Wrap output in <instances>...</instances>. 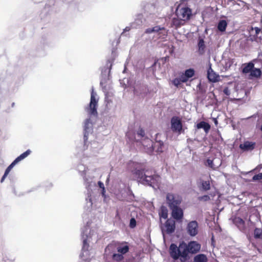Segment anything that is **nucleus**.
Here are the masks:
<instances>
[{
  "label": "nucleus",
  "instance_id": "9b49d317",
  "mask_svg": "<svg viewBox=\"0 0 262 262\" xmlns=\"http://www.w3.org/2000/svg\"><path fill=\"white\" fill-rule=\"evenodd\" d=\"M170 209L171 210V215L174 219L179 221L183 219V211L179 206H175Z\"/></svg>",
  "mask_w": 262,
  "mask_h": 262
},
{
  "label": "nucleus",
  "instance_id": "f3484780",
  "mask_svg": "<svg viewBox=\"0 0 262 262\" xmlns=\"http://www.w3.org/2000/svg\"><path fill=\"white\" fill-rule=\"evenodd\" d=\"M186 21H184V19L177 16V17H173L172 19L171 27H173L175 29H178L182 26L184 25Z\"/></svg>",
  "mask_w": 262,
  "mask_h": 262
},
{
  "label": "nucleus",
  "instance_id": "c9c22d12",
  "mask_svg": "<svg viewBox=\"0 0 262 262\" xmlns=\"http://www.w3.org/2000/svg\"><path fill=\"white\" fill-rule=\"evenodd\" d=\"M168 59H169V57L168 56H166V57H163V58H162L160 59V61H162V63H164L165 62H166L167 60H168Z\"/></svg>",
  "mask_w": 262,
  "mask_h": 262
},
{
  "label": "nucleus",
  "instance_id": "f8f14e48",
  "mask_svg": "<svg viewBox=\"0 0 262 262\" xmlns=\"http://www.w3.org/2000/svg\"><path fill=\"white\" fill-rule=\"evenodd\" d=\"M207 78L208 80L212 82H216L220 81V76L216 74L211 68V66L210 64L209 67L207 71Z\"/></svg>",
  "mask_w": 262,
  "mask_h": 262
},
{
  "label": "nucleus",
  "instance_id": "f257e3e1",
  "mask_svg": "<svg viewBox=\"0 0 262 262\" xmlns=\"http://www.w3.org/2000/svg\"><path fill=\"white\" fill-rule=\"evenodd\" d=\"M201 245L195 241H191L187 244L182 242L178 247L175 244H171L169 247V254L174 259H180L182 262H185L189 258V253L194 254L200 251Z\"/></svg>",
  "mask_w": 262,
  "mask_h": 262
},
{
  "label": "nucleus",
  "instance_id": "0eeeda50",
  "mask_svg": "<svg viewBox=\"0 0 262 262\" xmlns=\"http://www.w3.org/2000/svg\"><path fill=\"white\" fill-rule=\"evenodd\" d=\"M166 200L170 209L175 206H179L182 201L181 196L175 195L172 193H168L167 194Z\"/></svg>",
  "mask_w": 262,
  "mask_h": 262
},
{
  "label": "nucleus",
  "instance_id": "473e14b6",
  "mask_svg": "<svg viewBox=\"0 0 262 262\" xmlns=\"http://www.w3.org/2000/svg\"><path fill=\"white\" fill-rule=\"evenodd\" d=\"M137 135L141 137H143L145 135L144 130L142 128H140L137 132Z\"/></svg>",
  "mask_w": 262,
  "mask_h": 262
},
{
  "label": "nucleus",
  "instance_id": "aec40b11",
  "mask_svg": "<svg viewBox=\"0 0 262 262\" xmlns=\"http://www.w3.org/2000/svg\"><path fill=\"white\" fill-rule=\"evenodd\" d=\"M196 128L198 129L203 128L206 134H208L210 129V125L205 121H201L196 124Z\"/></svg>",
  "mask_w": 262,
  "mask_h": 262
},
{
  "label": "nucleus",
  "instance_id": "c85d7f7f",
  "mask_svg": "<svg viewBox=\"0 0 262 262\" xmlns=\"http://www.w3.org/2000/svg\"><path fill=\"white\" fill-rule=\"evenodd\" d=\"M198 199L200 201L206 202V201H208L209 200H210V196L209 195H204L198 197Z\"/></svg>",
  "mask_w": 262,
  "mask_h": 262
},
{
  "label": "nucleus",
  "instance_id": "a19ab883",
  "mask_svg": "<svg viewBox=\"0 0 262 262\" xmlns=\"http://www.w3.org/2000/svg\"><path fill=\"white\" fill-rule=\"evenodd\" d=\"M214 122H215V124H217V120H215Z\"/></svg>",
  "mask_w": 262,
  "mask_h": 262
},
{
  "label": "nucleus",
  "instance_id": "f704fd0d",
  "mask_svg": "<svg viewBox=\"0 0 262 262\" xmlns=\"http://www.w3.org/2000/svg\"><path fill=\"white\" fill-rule=\"evenodd\" d=\"M223 92L227 96H229L230 94V90L228 87H225L224 89Z\"/></svg>",
  "mask_w": 262,
  "mask_h": 262
},
{
  "label": "nucleus",
  "instance_id": "b1692460",
  "mask_svg": "<svg viewBox=\"0 0 262 262\" xmlns=\"http://www.w3.org/2000/svg\"><path fill=\"white\" fill-rule=\"evenodd\" d=\"M227 26V23L225 20H220L217 25V29L221 32H224Z\"/></svg>",
  "mask_w": 262,
  "mask_h": 262
},
{
  "label": "nucleus",
  "instance_id": "ddd939ff",
  "mask_svg": "<svg viewBox=\"0 0 262 262\" xmlns=\"http://www.w3.org/2000/svg\"><path fill=\"white\" fill-rule=\"evenodd\" d=\"M254 239L255 240H262V229L259 228H255L253 231V238L251 237L249 238V241L251 243L252 246L256 248V246L254 242Z\"/></svg>",
  "mask_w": 262,
  "mask_h": 262
},
{
  "label": "nucleus",
  "instance_id": "7c9ffc66",
  "mask_svg": "<svg viewBox=\"0 0 262 262\" xmlns=\"http://www.w3.org/2000/svg\"><path fill=\"white\" fill-rule=\"evenodd\" d=\"M253 61L255 64H257L259 67L262 68V59H255L253 60Z\"/></svg>",
  "mask_w": 262,
  "mask_h": 262
},
{
  "label": "nucleus",
  "instance_id": "6e6552de",
  "mask_svg": "<svg viewBox=\"0 0 262 262\" xmlns=\"http://www.w3.org/2000/svg\"><path fill=\"white\" fill-rule=\"evenodd\" d=\"M175 229V221L171 219H167L163 226L162 227V232L168 234H170L174 232Z\"/></svg>",
  "mask_w": 262,
  "mask_h": 262
},
{
  "label": "nucleus",
  "instance_id": "f03ea898",
  "mask_svg": "<svg viewBox=\"0 0 262 262\" xmlns=\"http://www.w3.org/2000/svg\"><path fill=\"white\" fill-rule=\"evenodd\" d=\"M141 167V165L138 163L130 161L128 163V168L131 167L135 168L134 170H131V171L141 183L153 187L155 186H158L160 181V176L156 174L155 171L145 170Z\"/></svg>",
  "mask_w": 262,
  "mask_h": 262
},
{
  "label": "nucleus",
  "instance_id": "2eb2a0df",
  "mask_svg": "<svg viewBox=\"0 0 262 262\" xmlns=\"http://www.w3.org/2000/svg\"><path fill=\"white\" fill-rule=\"evenodd\" d=\"M239 147L243 151L252 150L255 147V143L247 141L241 144Z\"/></svg>",
  "mask_w": 262,
  "mask_h": 262
},
{
  "label": "nucleus",
  "instance_id": "e433bc0d",
  "mask_svg": "<svg viewBox=\"0 0 262 262\" xmlns=\"http://www.w3.org/2000/svg\"><path fill=\"white\" fill-rule=\"evenodd\" d=\"M130 30V27H126L124 29L123 32H122L121 35H122L125 32H128V31H129Z\"/></svg>",
  "mask_w": 262,
  "mask_h": 262
},
{
  "label": "nucleus",
  "instance_id": "4c0bfd02",
  "mask_svg": "<svg viewBox=\"0 0 262 262\" xmlns=\"http://www.w3.org/2000/svg\"><path fill=\"white\" fill-rule=\"evenodd\" d=\"M254 30L255 31L256 35H258L260 31V29L259 28H258V27H255L254 28Z\"/></svg>",
  "mask_w": 262,
  "mask_h": 262
},
{
  "label": "nucleus",
  "instance_id": "a211bd4d",
  "mask_svg": "<svg viewBox=\"0 0 262 262\" xmlns=\"http://www.w3.org/2000/svg\"><path fill=\"white\" fill-rule=\"evenodd\" d=\"M233 223L241 231L245 230V223L242 218L239 217H235L233 219Z\"/></svg>",
  "mask_w": 262,
  "mask_h": 262
},
{
  "label": "nucleus",
  "instance_id": "4be33fe9",
  "mask_svg": "<svg viewBox=\"0 0 262 262\" xmlns=\"http://www.w3.org/2000/svg\"><path fill=\"white\" fill-rule=\"evenodd\" d=\"M208 258L205 254H199L193 258V262H207Z\"/></svg>",
  "mask_w": 262,
  "mask_h": 262
},
{
  "label": "nucleus",
  "instance_id": "412c9836",
  "mask_svg": "<svg viewBox=\"0 0 262 262\" xmlns=\"http://www.w3.org/2000/svg\"><path fill=\"white\" fill-rule=\"evenodd\" d=\"M254 68V63L252 60L248 63L245 64L244 67L243 68V69L242 70V72L243 73H245V74L249 73H251V71H252V70Z\"/></svg>",
  "mask_w": 262,
  "mask_h": 262
},
{
  "label": "nucleus",
  "instance_id": "c756f323",
  "mask_svg": "<svg viewBox=\"0 0 262 262\" xmlns=\"http://www.w3.org/2000/svg\"><path fill=\"white\" fill-rule=\"evenodd\" d=\"M262 179V173L254 175L252 178L253 181H258Z\"/></svg>",
  "mask_w": 262,
  "mask_h": 262
},
{
  "label": "nucleus",
  "instance_id": "20e7f679",
  "mask_svg": "<svg viewBox=\"0 0 262 262\" xmlns=\"http://www.w3.org/2000/svg\"><path fill=\"white\" fill-rule=\"evenodd\" d=\"M175 14L177 17L184 19L185 21L189 20L192 15V10L184 0H181L177 6Z\"/></svg>",
  "mask_w": 262,
  "mask_h": 262
},
{
  "label": "nucleus",
  "instance_id": "9d476101",
  "mask_svg": "<svg viewBox=\"0 0 262 262\" xmlns=\"http://www.w3.org/2000/svg\"><path fill=\"white\" fill-rule=\"evenodd\" d=\"M182 123L179 117L174 116L171 119V128L173 132L181 133L182 130Z\"/></svg>",
  "mask_w": 262,
  "mask_h": 262
},
{
  "label": "nucleus",
  "instance_id": "72a5a7b5",
  "mask_svg": "<svg viewBox=\"0 0 262 262\" xmlns=\"http://www.w3.org/2000/svg\"><path fill=\"white\" fill-rule=\"evenodd\" d=\"M136 225V221L135 219L132 218L130 220V227L131 228H134Z\"/></svg>",
  "mask_w": 262,
  "mask_h": 262
},
{
  "label": "nucleus",
  "instance_id": "a878e982",
  "mask_svg": "<svg viewBox=\"0 0 262 262\" xmlns=\"http://www.w3.org/2000/svg\"><path fill=\"white\" fill-rule=\"evenodd\" d=\"M160 28L159 26H156L155 27H153L152 28H148L145 30L146 33H151L152 32H158L160 30Z\"/></svg>",
  "mask_w": 262,
  "mask_h": 262
},
{
  "label": "nucleus",
  "instance_id": "79ce46f5",
  "mask_svg": "<svg viewBox=\"0 0 262 262\" xmlns=\"http://www.w3.org/2000/svg\"><path fill=\"white\" fill-rule=\"evenodd\" d=\"M156 63H157V62H155L154 63V65H155Z\"/></svg>",
  "mask_w": 262,
  "mask_h": 262
},
{
  "label": "nucleus",
  "instance_id": "1a4fd4ad",
  "mask_svg": "<svg viewBox=\"0 0 262 262\" xmlns=\"http://www.w3.org/2000/svg\"><path fill=\"white\" fill-rule=\"evenodd\" d=\"M186 231L188 235L191 236H195L199 232L198 223L195 221L189 222L186 226Z\"/></svg>",
  "mask_w": 262,
  "mask_h": 262
},
{
  "label": "nucleus",
  "instance_id": "58836bf2",
  "mask_svg": "<svg viewBox=\"0 0 262 262\" xmlns=\"http://www.w3.org/2000/svg\"><path fill=\"white\" fill-rule=\"evenodd\" d=\"M98 184V185L100 187V188H101V189H102V188L104 187L103 183L102 182H101V181H99Z\"/></svg>",
  "mask_w": 262,
  "mask_h": 262
},
{
  "label": "nucleus",
  "instance_id": "4468645a",
  "mask_svg": "<svg viewBox=\"0 0 262 262\" xmlns=\"http://www.w3.org/2000/svg\"><path fill=\"white\" fill-rule=\"evenodd\" d=\"M147 142L148 143L149 148H152V149L157 148L156 150L158 152H162L163 151L164 143L162 141H156L154 144L150 140L147 139Z\"/></svg>",
  "mask_w": 262,
  "mask_h": 262
},
{
  "label": "nucleus",
  "instance_id": "2f4dec72",
  "mask_svg": "<svg viewBox=\"0 0 262 262\" xmlns=\"http://www.w3.org/2000/svg\"><path fill=\"white\" fill-rule=\"evenodd\" d=\"M207 165L209 167H210V168H211L213 169H215V167H214V165H213V160H210V159H207Z\"/></svg>",
  "mask_w": 262,
  "mask_h": 262
},
{
  "label": "nucleus",
  "instance_id": "ea45409f",
  "mask_svg": "<svg viewBox=\"0 0 262 262\" xmlns=\"http://www.w3.org/2000/svg\"><path fill=\"white\" fill-rule=\"evenodd\" d=\"M105 187H103L102 188V192H101V193H102V195L103 196H105Z\"/></svg>",
  "mask_w": 262,
  "mask_h": 262
},
{
  "label": "nucleus",
  "instance_id": "6ab92c4d",
  "mask_svg": "<svg viewBox=\"0 0 262 262\" xmlns=\"http://www.w3.org/2000/svg\"><path fill=\"white\" fill-rule=\"evenodd\" d=\"M198 53L200 55H203L205 52L206 45L203 38H200L198 43Z\"/></svg>",
  "mask_w": 262,
  "mask_h": 262
},
{
  "label": "nucleus",
  "instance_id": "bb28decb",
  "mask_svg": "<svg viewBox=\"0 0 262 262\" xmlns=\"http://www.w3.org/2000/svg\"><path fill=\"white\" fill-rule=\"evenodd\" d=\"M181 82H182L181 80V76H180V78H174L172 81V84L177 88L181 84Z\"/></svg>",
  "mask_w": 262,
  "mask_h": 262
},
{
  "label": "nucleus",
  "instance_id": "393cba45",
  "mask_svg": "<svg viewBox=\"0 0 262 262\" xmlns=\"http://www.w3.org/2000/svg\"><path fill=\"white\" fill-rule=\"evenodd\" d=\"M201 188L204 191H208L210 189V183L209 181H202L201 182Z\"/></svg>",
  "mask_w": 262,
  "mask_h": 262
},
{
  "label": "nucleus",
  "instance_id": "cd10ccee",
  "mask_svg": "<svg viewBox=\"0 0 262 262\" xmlns=\"http://www.w3.org/2000/svg\"><path fill=\"white\" fill-rule=\"evenodd\" d=\"M161 217H162L164 219H166L167 218L168 216V213L166 209H164V208L162 209V211L161 213L159 214Z\"/></svg>",
  "mask_w": 262,
  "mask_h": 262
},
{
  "label": "nucleus",
  "instance_id": "423d86ee",
  "mask_svg": "<svg viewBox=\"0 0 262 262\" xmlns=\"http://www.w3.org/2000/svg\"><path fill=\"white\" fill-rule=\"evenodd\" d=\"M31 152L30 149H28L27 151L21 154L19 156L17 157L13 162L5 170V173L1 179V182H3L5 180V178L7 176L11 169L14 166L15 164L26 158L28 156Z\"/></svg>",
  "mask_w": 262,
  "mask_h": 262
},
{
  "label": "nucleus",
  "instance_id": "dca6fc26",
  "mask_svg": "<svg viewBox=\"0 0 262 262\" xmlns=\"http://www.w3.org/2000/svg\"><path fill=\"white\" fill-rule=\"evenodd\" d=\"M194 70L193 69H189L185 71L184 74L181 75V80L183 83L186 82L189 78L192 77L194 75Z\"/></svg>",
  "mask_w": 262,
  "mask_h": 262
},
{
  "label": "nucleus",
  "instance_id": "39448f33",
  "mask_svg": "<svg viewBox=\"0 0 262 262\" xmlns=\"http://www.w3.org/2000/svg\"><path fill=\"white\" fill-rule=\"evenodd\" d=\"M96 94L92 90L91 95V100L90 104L88 107L85 108V111L91 116H97V106L98 103V100L96 98Z\"/></svg>",
  "mask_w": 262,
  "mask_h": 262
},
{
  "label": "nucleus",
  "instance_id": "7ed1b4c3",
  "mask_svg": "<svg viewBox=\"0 0 262 262\" xmlns=\"http://www.w3.org/2000/svg\"><path fill=\"white\" fill-rule=\"evenodd\" d=\"M114 252L111 259L113 262H121L124 259V255L129 251L128 243L126 242L113 241L109 244L106 249Z\"/></svg>",
  "mask_w": 262,
  "mask_h": 262
},
{
  "label": "nucleus",
  "instance_id": "5701e85b",
  "mask_svg": "<svg viewBox=\"0 0 262 262\" xmlns=\"http://www.w3.org/2000/svg\"><path fill=\"white\" fill-rule=\"evenodd\" d=\"M261 74L262 72L260 68H254L252 71H251L250 76L252 77L259 78L260 77Z\"/></svg>",
  "mask_w": 262,
  "mask_h": 262
}]
</instances>
